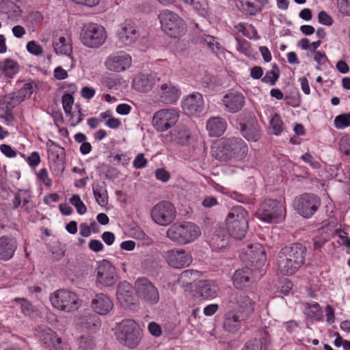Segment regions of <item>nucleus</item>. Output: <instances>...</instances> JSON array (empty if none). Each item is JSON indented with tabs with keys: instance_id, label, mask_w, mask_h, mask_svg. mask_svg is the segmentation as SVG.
<instances>
[{
	"instance_id": "obj_1",
	"label": "nucleus",
	"mask_w": 350,
	"mask_h": 350,
	"mask_svg": "<svg viewBox=\"0 0 350 350\" xmlns=\"http://www.w3.org/2000/svg\"><path fill=\"white\" fill-rule=\"evenodd\" d=\"M307 248L300 243L285 246L277 257L278 271L284 275H292L304 264Z\"/></svg>"
},
{
	"instance_id": "obj_2",
	"label": "nucleus",
	"mask_w": 350,
	"mask_h": 350,
	"mask_svg": "<svg viewBox=\"0 0 350 350\" xmlns=\"http://www.w3.org/2000/svg\"><path fill=\"white\" fill-rule=\"evenodd\" d=\"M247 152V145L244 140L235 137L222 139L212 149L213 157L220 161H242Z\"/></svg>"
},
{
	"instance_id": "obj_3",
	"label": "nucleus",
	"mask_w": 350,
	"mask_h": 350,
	"mask_svg": "<svg viewBox=\"0 0 350 350\" xmlns=\"http://www.w3.org/2000/svg\"><path fill=\"white\" fill-rule=\"evenodd\" d=\"M229 234L237 239L245 237L248 230V213L241 206L232 207L226 219Z\"/></svg>"
},
{
	"instance_id": "obj_4",
	"label": "nucleus",
	"mask_w": 350,
	"mask_h": 350,
	"mask_svg": "<svg viewBox=\"0 0 350 350\" xmlns=\"http://www.w3.org/2000/svg\"><path fill=\"white\" fill-rule=\"evenodd\" d=\"M201 234L200 228L192 222L174 223L167 230V237L179 245L190 243Z\"/></svg>"
},
{
	"instance_id": "obj_5",
	"label": "nucleus",
	"mask_w": 350,
	"mask_h": 350,
	"mask_svg": "<svg viewBox=\"0 0 350 350\" xmlns=\"http://www.w3.org/2000/svg\"><path fill=\"white\" fill-rule=\"evenodd\" d=\"M116 334L118 341L129 349L136 348L143 336L139 325L131 319L123 320L118 326Z\"/></svg>"
},
{
	"instance_id": "obj_6",
	"label": "nucleus",
	"mask_w": 350,
	"mask_h": 350,
	"mask_svg": "<svg viewBox=\"0 0 350 350\" xmlns=\"http://www.w3.org/2000/svg\"><path fill=\"white\" fill-rule=\"evenodd\" d=\"M161 29L169 37L179 38L187 32V25L176 13L168 10H162L159 16Z\"/></svg>"
},
{
	"instance_id": "obj_7",
	"label": "nucleus",
	"mask_w": 350,
	"mask_h": 350,
	"mask_svg": "<svg viewBox=\"0 0 350 350\" xmlns=\"http://www.w3.org/2000/svg\"><path fill=\"white\" fill-rule=\"evenodd\" d=\"M107 38L104 27L96 23H88L83 26L80 32V40L86 47L98 49L101 46Z\"/></svg>"
},
{
	"instance_id": "obj_8",
	"label": "nucleus",
	"mask_w": 350,
	"mask_h": 350,
	"mask_svg": "<svg viewBox=\"0 0 350 350\" xmlns=\"http://www.w3.org/2000/svg\"><path fill=\"white\" fill-rule=\"evenodd\" d=\"M321 204V198L317 195L305 193L295 199L293 206L300 215L308 219L317 212Z\"/></svg>"
},
{
	"instance_id": "obj_9",
	"label": "nucleus",
	"mask_w": 350,
	"mask_h": 350,
	"mask_svg": "<svg viewBox=\"0 0 350 350\" xmlns=\"http://www.w3.org/2000/svg\"><path fill=\"white\" fill-rule=\"evenodd\" d=\"M256 302L243 293L234 292L229 298V308L232 311L247 319L254 312Z\"/></svg>"
},
{
	"instance_id": "obj_10",
	"label": "nucleus",
	"mask_w": 350,
	"mask_h": 350,
	"mask_svg": "<svg viewBox=\"0 0 350 350\" xmlns=\"http://www.w3.org/2000/svg\"><path fill=\"white\" fill-rule=\"evenodd\" d=\"M285 213L282 203L277 200L267 199L263 201L258 210L259 218L266 222H277Z\"/></svg>"
},
{
	"instance_id": "obj_11",
	"label": "nucleus",
	"mask_w": 350,
	"mask_h": 350,
	"mask_svg": "<svg viewBox=\"0 0 350 350\" xmlns=\"http://www.w3.org/2000/svg\"><path fill=\"white\" fill-rule=\"evenodd\" d=\"M50 301L54 308L67 312L77 310L79 307L77 295L66 290L60 289L53 293Z\"/></svg>"
},
{
	"instance_id": "obj_12",
	"label": "nucleus",
	"mask_w": 350,
	"mask_h": 350,
	"mask_svg": "<svg viewBox=\"0 0 350 350\" xmlns=\"http://www.w3.org/2000/svg\"><path fill=\"white\" fill-rule=\"evenodd\" d=\"M176 215L174 205L167 201H162L156 204L151 211L153 221L160 226H167L172 223Z\"/></svg>"
},
{
	"instance_id": "obj_13",
	"label": "nucleus",
	"mask_w": 350,
	"mask_h": 350,
	"mask_svg": "<svg viewBox=\"0 0 350 350\" xmlns=\"http://www.w3.org/2000/svg\"><path fill=\"white\" fill-rule=\"evenodd\" d=\"M135 287L139 298L149 304H157L159 300V294L157 287L146 278H138Z\"/></svg>"
},
{
	"instance_id": "obj_14",
	"label": "nucleus",
	"mask_w": 350,
	"mask_h": 350,
	"mask_svg": "<svg viewBox=\"0 0 350 350\" xmlns=\"http://www.w3.org/2000/svg\"><path fill=\"white\" fill-rule=\"evenodd\" d=\"M179 118L178 113L174 109H163L157 111L152 118V124L159 132H163L174 126Z\"/></svg>"
},
{
	"instance_id": "obj_15",
	"label": "nucleus",
	"mask_w": 350,
	"mask_h": 350,
	"mask_svg": "<svg viewBox=\"0 0 350 350\" xmlns=\"http://www.w3.org/2000/svg\"><path fill=\"white\" fill-rule=\"evenodd\" d=\"M167 264L175 269H183L192 262L191 254L183 249H172L165 254Z\"/></svg>"
},
{
	"instance_id": "obj_16",
	"label": "nucleus",
	"mask_w": 350,
	"mask_h": 350,
	"mask_svg": "<svg viewBox=\"0 0 350 350\" xmlns=\"http://www.w3.org/2000/svg\"><path fill=\"white\" fill-rule=\"evenodd\" d=\"M96 280L104 286H112L117 281L116 269L106 260L99 263L96 268Z\"/></svg>"
},
{
	"instance_id": "obj_17",
	"label": "nucleus",
	"mask_w": 350,
	"mask_h": 350,
	"mask_svg": "<svg viewBox=\"0 0 350 350\" xmlns=\"http://www.w3.org/2000/svg\"><path fill=\"white\" fill-rule=\"evenodd\" d=\"M224 110L228 113H235L242 110L245 105L244 95L237 91L226 94L221 100Z\"/></svg>"
},
{
	"instance_id": "obj_18",
	"label": "nucleus",
	"mask_w": 350,
	"mask_h": 350,
	"mask_svg": "<svg viewBox=\"0 0 350 350\" xmlns=\"http://www.w3.org/2000/svg\"><path fill=\"white\" fill-rule=\"evenodd\" d=\"M182 107L185 113L189 116L201 113L204 107L202 95L198 92H193L187 96L182 103Z\"/></svg>"
},
{
	"instance_id": "obj_19",
	"label": "nucleus",
	"mask_w": 350,
	"mask_h": 350,
	"mask_svg": "<svg viewBox=\"0 0 350 350\" xmlns=\"http://www.w3.org/2000/svg\"><path fill=\"white\" fill-rule=\"evenodd\" d=\"M119 42L123 45H131L139 38V31L134 23L131 21H124L120 27L117 33Z\"/></svg>"
},
{
	"instance_id": "obj_20",
	"label": "nucleus",
	"mask_w": 350,
	"mask_h": 350,
	"mask_svg": "<svg viewBox=\"0 0 350 350\" xmlns=\"http://www.w3.org/2000/svg\"><path fill=\"white\" fill-rule=\"evenodd\" d=\"M132 59L129 55L121 53L109 55L105 62V66L111 71L122 72L129 68Z\"/></svg>"
},
{
	"instance_id": "obj_21",
	"label": "nucleus",
	"mask_w": 350,
	"mask_h": 350,
	"mask_svg": "<svg viewBox=\"0 0 350 350\" xmlns=\"http://www.w3.org/2000/svg\"><path fill=\"white\" fill-rule=\"evenodd\" d=\"M159 81L157 74L139 73L133 80V87L135 90L141 92L150 91L153 86Z\"/></svg>"
},
{
	"instance_id": "obj_22",
	"label": "nucleus",
	"mask_w": 350,
	"mask_h": 350,
	"mask_svg": "<svg viewBox=\"0 0 350 350\" xmlns=\"http://www.w3.org/2000/svg\"><path fill=\"white\" fill-rule=\"evenodd\" d=\"M191 138L188 127L183 124H178L170 131L165 137L166 140L179 146H187Z\"/></svg>"
},
{
	"instance_id": "obj_23",
	"label": "nucleus",
	"mask_w": 350,
	"mask_h": 350,
	"mask_svg": "<svg viewBox=\"0 0 350 350\" xmlns=\"http://www.w3.org/2000/svg\"><path fill=\"white\" fill-rule=\"evenodd\" d=\"M116 297L118 302L124 307L134 304L135 296L132 285L126 282H121L117 287Z\"/></svg>"
},
{
	"instance_id": "obj_24",
	"label": "nucleus",
	"mask_w": 350,
	"mask_h": 350,
	"mask_svg": "<svg viewBox=\"0 0 350 350\" xmlns=\"http://www.w3.org/2000/svg\"><path fill=\"white\" fill-rule=\"evenodd\" d=\"M93 310L100 315L108 314L113 308V303L111 299L104 293H98L92 301Z\"/></svg>"
},
{
	"instance_id": "obj_25",
	"label": "nucleus",
	"mask_w": 350,
	"mask_h": 350,
	"mask_svg": "<svg viewBox=\"0 0 350 350\" xmlns=\"http://www.w3.org/2000/svg\"><path fill=\"white\" fill-rule=\"evenodd\" d=\"M159 95L161 102L171 105L178 100L180 95V91L173 85L171 82H167L160 85Z\"/></svg>"
},
{
	"instance_id": "obj_26",
	"label": "nucleus",
	"mask_w": 350,
	"mask_h": 350,
	"mask_svg": "<svg viewBox=\"0 0 350 350\" xmlns=\"http://www.w3.org/2000/svg\"><path fill=\"white\" fill-rule=\"evenodd\" d=\"M17 249V241L14 237L2 236L0 237V260L7 261L11 259Z\"/></svg>"
},
{
	"instance_id": "obj_27",
	"label": "nucleus",
	"mask_w": 350,
	"mask_h": 350,
	"mask_svg": "<svg viewBox=\"0 0 350 350\" xmlns=\"http://www.w3.org/2000/svg\"><path fill=\"white\" fill-rule=\"evenodd\" d=\"M218 291V286L213 280H201L196 284V293L204 299L215 297Z\"/></svg>"
},
{
	"instance_id": "obj_28",
	"label": "nucleus",
	"mask_w": 350,
	"mask_h": 350,
	"mask_svg": "<svg viewBox=\"0 0 350 350\" xmlns=\"http://www.w3.org/2000/svg\"><path fill=\"white\" fill-rule=\"evenodd\" d=\"M32 196L30 191L27 189H20L14 196L12 201L13 208L17 209L22 203V208L27 213H29L33 208V202L31 200Z\"/></svg>"
},
{
	"instance_id": "obj_29",
	"label": "nucleus",
	"mask_w": 350,
	"mask_h": 350,
	"mask_svg": "<svg viewBox=\"0 0 350 350\" xmlns=\"http://www.w3.org/2000/svg\"><path fill=\"white\" fill-rule=\"evenodd\" d=\"M241 131L248 141L257 142L260 139V129L257 120L250 118L247 124L240 123Z\"/></svg>"
},
{
	"instance_id": "obj_30",
	"label": "nucleus",
	"mask_w": 350,
	"mask_h": 350,
	"mask_svg": "<svg viewBox=\"0 0 350 350\" xmlns=\"http://www.w3.org/2000/svg\"><path fill=\"white\" fill-rule=\"evenodd\" d=\"M245 318L229 310L224 314V329L229 332H237L241 328V323L246 321Z\"/></svg>"
},
{
	"instance_id": "obj_31",
	"label": "nucleus",
	"mask_w": 350,
	"mask_h": 350,
	"mask_svg": "<svg viewBox=\"0 0 350 350\" xmlns=\"http://www.w3.org/2000/svg\"><path fill=\"white\" fill-rule=\"evenodd\" d=\"M206 129L211 137H220L226 130L227 123L221 117H213L206 122Z\"/></svg>"
},
{
	"instance_id": "obj_32",
	"label": "nucleus",
	"mask_w": 350,
	"mask_h": 350,
	"mask_svg": "<svg viewBox=\"0 0 350 350\" xmlns=\"http://www.w3.org/2000/svg\"><path fill=\"white\" fill-rule=\"evenodd\" d=\"M53 46L57 54L70 55L72 51L71 39L68 36L56 38L53 42Z\"/></svg>"
},
{
	"instance_id": "obj_33",
	"label": "nucleus",
	"mask_w": 350,
	"mask_h": 350,
	"mask_svg": "<svg viewBox=\"0 0 350 350\" xmlns=\"http://www.w3.org/2000/svg\"><path fill=\"white\" fill-rule=\"evenodd\" d=\"M79 324L83 330L94 331L100 325V321L96 314H89L81 317Z\"/></svg>"
},
{
	"instance_id": "obj_34",
	"label": "nucleus",
	"mask_w": 350,
	"mask_h": 350,
	"mask_svg": "<svg viewBox=\"0 0 350 350\" xmlns=\"http://www.w3.org/2000/svg\"><path fill=\"white\" fill-rule=\"evenodd\" d=\"M250 275L251 270L248 268L237 270L232 276V281L235 288L241 289L246 286V284L250 282Z\"/></svg>"
},
{
	"instance_id": "obj_35",
	"label": "nucleus",
	"mask_w": 350,
	"mask_h": 350,
	"mask_svg": "<svg viewBox=\"0 0 350 350\" xmlns=\"http://www.w3.org/2000/svg\"><path fill=\"white\" fill-rule=\"evenodd\" d=\"M48 147L49 159L50 161H63L65 156V149L51 139L46 142Z\"/></svg>"
},
{
	"instance_id": "obj_36",
	"label": "nucleus",
	"mask_w": 350,
	"mask_h": 350,
	"mask_svg": "<svg viewBox=\"0 0 350 350\" xmlns=\"http://www.w3.org/2000/svg\"><path fill=\"white\" fill-rule=\"evenodd\" d=\"M304 313L310 319L320 321L323 319V311L321 306L317 303H304Z\"/></svg>"
},
{
	"instance_id": "obj_37",
	"label": "nucleus",
	"mask_w": 350,
	"mask_h": 350,
	"mask_svg": "<svg viewBox=\"0 0 350 350\" xmlns=\"http://www.w3.org/2000/svg\"><path fill=\"white\" fill-rule=\"evenodd\" d=\"M93 193L96 202L101 206H105L108 204L107 191L105 187L99 183L92 185Z\"/></svg>"
},
{
	"instance_id": "obj_38",
	"label": "nucleus",
	"mask_w": 350,
	"mask_h": 350,
	"mask_svg": "<svg viewBox=\"0 0 350 350\" xmlns=\"http://www.w3.org/2000/svg\"><path fill=\"white\" fill-rule=\"evenodd\" d=\"M1 64L2 73L10 78H12L19 70V65L14 59L7 58L1 62Z\"/></svg>"
},
{
	"instance_id": "obj_39",
	"label": "nucleus",
	"mask_w": 350,
	"mask_h": 350,
	"mask_svg": "<svg viewBox=\"0 0 350 350\" xmlns=\"http://www.w3.org/2000/svg\"><path fill=\"white\" fill-rule=\"evenodd\" d=\"M241 9L250 15H255L262 11V8L256 3L258 0H239Z\"/></svg>"
},
{
	"instance_id": "obj_40",
	"label": "nucleus",
	"mask_w": 350,
	"mask_h": 350,
	"mask_svg": "<svg viewBox=\"0 0 350 350\" xmlns=\"http://www.w3.org/2000/svg\"><path fill=\"white\" fill-rule=\"evenodd\" d=\"M78 350H94L96 343L92 336H81L77 339Z\"/></svg>"
},
{
	"instance_id": "obj_41",
	"label": "nucleus",
	"mask_w": 350,
	"mask_h": 350,
	"mask_svg": "<svg viewBox=\"0 0 350 350\" xmlns=\"http://www.w3.org/2000/svg\"><path fill=\"white\" fill-rule=\"evenodd\" d=\"M280 77V69L277 64H273L272 70H268L262 78V81L274 85Z\"/></svg>"
},
{
	"instance_id": "obj_42",
	"label": "nucleus",
	"mask_w": 350,
	"mask_h": 350,
	"mask_svg": "<svg viewBox=\"0 0 350 350\" xmlns=\"http://www.w3.org/2000/svg\"><path fill=\"white\" fill-rule=\"evenodd\" d=\"M13 301L20 304L21 312L23 314L29 316L33 312V305L26 298L15 297Z\"/></svg>"
},
{
	"instance_id": "obj_43",
	"label": "nucleus",
	"mask_w": 350,
	"mask_h": 350,
	"mask_svg": "<svg viewBox=\"0 0 350 350\" xmlns=\"http://www.w3.org/2000/svg\"><path fill=\"white\" fill-rule=\"evenodd\" d=\"M38 336L43 343L47 347L49 343H51L57 334L50 328H44L39 331Z\"/></svg>"
},
{
	"instance_id": "obj_44",
	"label": "nucleus",
	"mask_w": 350,
	"mask_h": 350,
	"mask_svg": "<svg viewBox=\"0 0 350 350\" xmlns=\"http://www.w3.org/2000/svg\"><path fill=\"white\" fill-rule=\"evenodd\" d=\"M334 125L341 129L350 126V113H342L337 116L334 120Z\"/></svg>"
},
{
	"instance_id": "obj_45",
	"label": "nucleus",
	"mask_w": 350,
	"mask_h": 350,
	"mask_svg": "<svg viewBox=\"0 0 350 350\" xmlns=\"http://www.w3.org/2000/svg\"><path fill=\"white\" fill-rule=\"evenodd\" d=\"M98 168L102 173L105 174V177L108 179H113L118 177V170L108 164L102 163Z\"/></svg>"
},
{
	"instance_id": "obj_46",
	"label": "nucleus",
	"mask_w": 350,
	"mask_h": 350,
	"mask_svg": "<svg viewBox=\"0 0 350 350\" xmlns=\"http://www.w3.org/2000/svg\"><path fill=\"white\" fill-rule=\"evenodd\" d=\"M70 202L76 208L79 214L83 215L86 213L87 208L79 195H73L70 199Z\"/></svg>"
},
{
	"instance_id": "obj_47",
	"label": "nucleus",
	"mask_w": 350,
	"mask_h": 350,
	"mask_svg": "<svg viewBox=\"0 0 350 350\" xmlns=\"http://www.w3.org/2000/svg\"><path fill=\"white\" fill-rule=\"evenodd\" d=\"M62 105L66 115H71L74 98L70 94L65 93L62 96Z\"/></svg>"
},
{
	"instance_id": "obj_48",
	"label": "nucleus",
	"mask_w": 350,
	"mask_h": 350,
	"mask_svg": "<svg viewBox=\"0 0 350 350\" xmlns=\"http://www.w3.org/2000/svg\"><path fill=\"white\" fill-rule=\"evenodd\" d=\"M236 41L237 42V49L244 55H250L251 53L250 42L245 39L238 38H236Z\"/></svg>"
},
{
	"instance_id": "obj_49",
	"label": "nucleus",
	"mask_w": 350,
	"mask_h": 350,
	"mask_svg": "<svg viewBox=\"0 0 350 350\" xmlns=\"http://www.w3.org/2000/svg\"><path fill=\"white\" fill-rule=\"evenodd\" d=\"M262 342L257 338L247 340L243 345L242 350H262Z\"/></svg>"
},
{
	"instance_id": "obj_50",
	"label": "nucleus",
	"mask_w": 350,
	"mask_h": 350,
	"mask_svg": "<svg viewBox=\"0 0 350 350\" xmlns=\"http://www.w3.org/2000/svg\"><path fill=\"white\" fill-rule=\"evenodd\" d=\"M1 101L8 106V108L13 109L19 104L20 99L18 97L16 96L14 94H9L5 95Z\"/></svg>"
},
{
	"instance_id": "obj_51",
	"label": "nucleus",
	"mask_w": 350,
	"mask_h": 350,
	"mask_svg": "<svg viewBox=\"0 0 350 350\" xmlns=\"http://www.w3.org/2000/svg\"><path fill=\"white\" fill-rule=\"evenodd\" d=\"M198 271L193 269L185 270L181 273L180 275V280L183 283L188 284H191L192 282L194 281V279L192 278L193 275L198 274Z\"/></svg>"
},
{
	"instance_id": "obj_52",
	"label": "nucleus",
	"mask_w": 350,
	"mask_h": 350,
	"mask_svg": "<svg viewBox=\"0 0 350 350\" xmlns=\"http://www.w3.org/2000/svg\"><path fill=\"white\" fill-rule=\"evenodd\" d=\"M50 169L55 176L61 175L65 169L64 161H50Z\"/></svg>"
},
{
	"instance_id": "obj_53",
	"label": "nucleus",
	"mask_w": 350,
	"mask_h": 350,
	"mask_svg": "<svg viewBox=\"0 0 350 350\" xmlns=\"http://www.w3.org/2000/svg\"><path fill=\"white\" fill-rule=\"evenodd\" d=\"M0 117L5 119L7 121H12L14 119L12 109L8 108V106L1 101H0Z\"/></svg>"
},
{
	"instance_id": "obj_54",
	"label": "nucleus",
	"mask_w": 350,
	"mask_h": 350,
	"mask_svg": "<svg viewBox=\"0 0 350 350\" xmlns=\"http://www.w3.org/2000/svg\"><path fill=\"white\" fill-rule=\"evenodd\" d=\"M27 50L29 53L37 56L42 55L43 52L42 46L33 40L27 44Z\"/></svg>"
},
{
	"instance_id": "obj_55",
	"label": "nucleus",
	"mask_w": 350,
	"mask_h": 350,
	"mask_svg": "<svg viewBox=\"0 0 350 350\" xmlns=\"http://www.w3.org/2000/svg\"><path fill=\"white\" fill-rule=\"evenodd\" d=\"M318 21L321 24L331 26L334 21L330 15H329L326 12L321 11L318 14Z\"/></svg>"
},
{
	"instance_id": "obj_56",
	"label": "nucleus",
	"mask_w": 350,
	"mask_h": 350,
	"mask_svg": "<svg viewBox=\"0 0 350 350\" xmlns=\"http://www.w3.org/2000/svg\"><path fill=\"white\" fill-rule=\"evenodd\" d=\"M37 176L39 180L46 187H51L52 180L49 178L47 170L45 168L41 169Z\"/></svg>"
},
{
	"instance_id": "obj_57",
	"label": "nucleus",
	"mask_w": 350,
	"mask_h": 350,
	"mask_svg": "<svg viewBox=\"0 0 350 350\" xmlns=\"http://www.w3.org/2000/svg\"><path fill=\"white\" fill-rule=\"evenodd\" d=\"M270 124L274 131L275 134L279 135L282 131V122L278 116H274L270 121Z\"/></svg>"
},
{
	"instance_id": "obj_58",
	"label": "nucleus",
	"mask_w": 350,
	"mask_h": 350,
	"mask_svg": "<svg viewBox=\"0 0 350 350\" xmlns=\"http://www.w3.org/2000/svg\"><path fill=\"white\" fill-rule=\"evenodd\" d=\"M148 163L147 159L144 157V154L140 153L137 155L133 161V166L136 169H142L146 166Z\"/></svg>"
},
{
	"instance_id": "obj_59",
	"label": "nucleus",
	"mask_w": 350,
	"mask_h": 350,
	"mask_svg": "<svg viewBox=\"0 0 350 350\" xmlns=\"http://www.w3.org/2000/svg\"><path fill=\"white\" fill-rule=\"evenodd\" d=\"M155 176L157 180L163 183L167 182L170 178V173L164 168H159L155 171Z\"/></svg>"
},
{
	"instance_id": "obj_60",
	"label": "nucleus",
	"mask_w": 350,
	"mask_h": 350,
	"mask_svg": "<svg viewBox=\"0 0 350 350\" xmlns=\"http://www.w3.org/2000/svg\"><path fill=\"white\" fill-rule=\"evenodd\" d=\"M148 329L151 335L154 336V337H159L162 334L161 326L155 322H150L148 324Z\"/></svg>"
},
{
	"instance_id": "obj_61",
	"label": "nucleus",
	"mask_w": 350,
	"mask_h": 350,
	"mask_svg": "<svg viewBox=\"0 0 350 350\" xmlns=\"http://www.w3.org/2000/svg\"><path fill=\"white\" fill-rule=\"evenodd\" d=\"M204 42L213 51H215V49L218 50L219 49V44L215 40V38L211 36H206L204 38Z\"/></svg>"
},
{
	"instance_id": "obj_62",
	"label": "nucleus",
	"mask_w": 350,
	"mask_h": 350,
	"mask_svg": "<svg viewBox=\"0 0 350 350\" xmlns=\"http://www.w3.org/2000/svg\"><path fill=\"white\" fill-rule=\"evenodd\" d=\"M27 162L32 167L37 166L40 162L39 153L38 152H33L30 156L27 157Z\"/></svg>"
},
{
	"instance_id": "obj_63",
	"label": "nucleus",
	"mask_w": 350,
	"mask_h": 350,
	"mask_svg": "<svg viewBox=\"0 0 350 350\" xmlns=\"http://www.w3.org/2000/svg\"><path fill=\"white\" fill-rule=\"evenodd\" d=\"M47 347L49 349V350H62L63 346L61 338H59L57 335L53 338V341H51V343H49Z\"/></svg>"
},
{
	"instance_id": "obj_64",
	"label": "nucleus",
	"mask_w": 350,
	"mask_h": 350,
	"mask_svg": "<svg viewBox=\"0 0 350 350\" xmlns=\"http://www.w3.org/2000/svg\"><path fill=\"white\" fill-rule=\"evenodd\" d=\"M340 11L350 16V0H338Z\"/></svg>"
}]
</instances>
